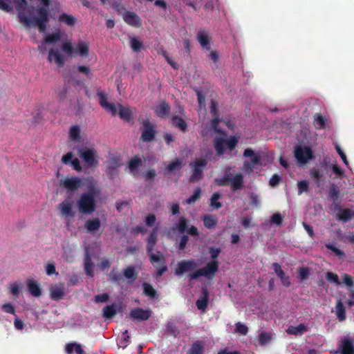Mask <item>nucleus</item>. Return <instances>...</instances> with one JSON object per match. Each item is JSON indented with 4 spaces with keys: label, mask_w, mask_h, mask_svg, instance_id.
Here are the masks:
<instances>
[{
    "label": "nucleus",
    "mask_w": 354,
    "mask_h": 354,
    "mask_svg": "<svg viewBox=\"0 0 354 354\" xmlns=\"http://www.w3.org/2000/svg\"><path fill=\"white\" fill-rule=\"evenodd\" d=\"M209 112L212 116L220 115L218 109V103L214 100H212L210 102Z\"/></svg>",
    "instance_id": "59"
},
{
    "label": "nucleus",
    "mask_w": 354,
    "mask_h": 354,
    "mask_svg": "<svg viewBox=\"0 0 354 354\" xmlns=\"http://www.w3.org/2000/svg\"><path fill=\"white\" fill-rule=\"evenodd\" d=\"M197 40L203 49H205L206 50H209L211 49V38L207 32L199 30L197 32Z\"/></svg>",
    "instance_id": "21"
},
{
    "label": "nucleus",
    "mask_w": 354,
    "mask_h": 354,
    "mask_svg": "<svg viewBox=\"0 0 354 354\" xmlns=\"http://www.w3.org/2000/svg\"><path fill=\"white\" fill-rule=\"evenodd\" d=\"M294 154L297 161L303 165L315 158L313 152L309 147L296 146Z\"/></svg>",
    "instance_id": "9"
},
{
    "label": "nucleus",
    "mask_w": 354,
    "mask_h": 354,
    "mask_svg": "<svg viewBox=\"0 0 354 354\" xmlns=\"http://www.w3.org/2000/svg\"><path fill=\"white\" fill-rule=\"evenodd\" d=\"M124 277L127 279V283H131L136 281L138 277V273L133 266H129L123 271Z\"/></svg>",
    "instance_id": "34"
},
{
    "label": "nucleus",
    "mask_w": 354,
    "mask_h": 354,
    "mask_svg": "<svg viewBox=\"0 0 354 354\" xmlns=\"http://www.w3.org/2000/svg\"><path fill=\"white\" fill-rule=\"evenodd\" d=\"M123 19L125 23L133 27H139L142 24L141 19L133 12L126 11L123 14Z\"/></svg>",
    "instance_id": "15"
},
{
    "label": "nucleus",
    "mask_w": 354,
    "mask_h": 354,
    "mask_svg": "<svg viewBox=\"0 0 354 354\" xmlns=\"http://www.w3.org/2000/svg\"><path fill=\"white\" fill-rule=\"evenodd\" d=\"M341 354H354V345L350 338H344L340 346Z\"/></svg>",
    "instance_id": "27"
},
{
    "label": "nucleus",
    "mask_w": 354,
    "mask_h": 354,
    "mask_svg": "<svg viewBox=\"0 0 354 354\" xmlns=\"http://www.w3.org/2000/svg\"><path fill=\"white\" fill-rule=\"evenodd\" d=\"M75 52L82 57H87L89 52L88 44L84 41L79 42L75 48Z\"/></svg>",
    "instance_id": "44"
},
{
    "label": "nucleus",
    "mask_w": 354,
    "mask_h": 354,
    "mask_svg": "<svg viewBox=\"0 0 354 354\" xmlns=\"http://www.w3.org/2000/svg\"><path fill=\"white\" fill-rule=\"evenodd\" d=\"M182 162L176 158L174 161L170 162L166 167L169 172H173L176 170L179 169L181 167Z\"/></svg>",
    "instance_id": "54"
},
{
    "label": "nucleus",
    "mask_w": 354,
    "mask_h": 354,
    "mask_svg": "<svg viewBox=\"0 0 354 354\" xmlns=\"http://www.w3.org/2000/svg\"><path fill=\"white\" fill-rule=\"evenodd\" d=\"M201 190L199 187L194 189L193 194L186 200L187 204H193L200 198Z\"/></svg>",
    "instance_id": "55"
},
{
    "label": "nucleus",
    "mask_w": 354,
    "mask_h": 354,
    "mask_svg": "<svg viewBox=\"0 0 354 354\" xmlns=\"http://www.w3.org/2000/svg\"><path fill=\"white\" fill-rule=\"evenodd\" d=\"M283 222V218L280 213H274L271 217V223L277 225H281Z\"/></svg>",
    "instance_id": "63"
},
{
    "label": "nucleus",
    "mask_w": 354,
    "mask_h": 354,
    "mask_svg": "<svg viewBox=\"0 0 354 354\" xmlns=\"http://www.w3.org/2000/svg\"><path fill=\"white\" fill-rule=\"evenodd\" d=\"M272 339L270 333L262 332L259 335V342L261 346L267 344Z\"/></svg>",
    "instance_id": "53"
},
{
    "label": "nucleus",
    "mask_w": 354,
    "mask_h": 354,
    "mask_svg": "<svg viewBox=\"0 0 354 354\" xmlns=\"http://www.w3.org/2000/svg\"><path fill=\"white\" fill-rule=\"evenodd\" d=\"M208 161L206 158H197L194 162L189 163L192 174L189 178V182L194 183L198 182L203 178V171L207 167Z\"/></svg>",
    "instance_id": "5"
},
{
    "label": "nucleus",
    "mask_w": 354,
    "mask_h": 354,
    "mask_svg": "<svg viewBox=\"0 0 354 354\" xmlns=\"http://www.w3.org/2000/svg\"><path fill=\"white\" fill-rule=\"evenodd\" d=\"M15 9L19 12V21L28 26H37L39 32H44L46 30L47 24L49 22L48 10L45 8H37L36 12L37 16L28 17L24 11L28 6L26 0H12Z\"/></svg>",
    "instance_id": "1"
},
{
    "label": "nucleus",
    "mask_w": 354,
    "mask_h": 354,
    "mask_svg": "<svg viewBox=\"0 0 354 354\" xmlns=\"http://www.w3.org/2000/svg\"><path fill=\"white\" fill-rule=\"evenodd\" d=\"M326 279L328 282L333 283L337 286H340L341 284L338 275L333 272H327Z\"/></svg>",
    "instance_id": "52"
},
{
    "label": "nucleus",
    "mask_w": 354,
    "mask_h": 354,
    "mask_svg": "<svg viewBox=\"0 0 354 354\" xmlns=\"http://www.w3.org/2000/svg\"><path fill=\"white\" fill-rule=\"evenodd\" d=\"M80 157L83 160L88 168L96 167L98 165V156L94 148L82 147L78 150Z\"/></svg>",
    "instance_id": "6"
},
{
    "label": "nucleus",
    "mask_w": 354,
    "mask_h": 354,
    "mask_svg": "<svg viewBox=\"0 0 354 354\" xmlns=\"http://www.w3.org/2000/svg\"><path fill=\"white\" fill-rule=\"evenodd\" d=\"M215 181L218 186H226L230 183V178L227 174V171H225V175L222 178H217Z\"/></svg>",
    "instance_id": "58"
},
{
    "label": "nucleus",
    "mask_w": 354,
    "mask_h": 354,
    "mask_svg": "<svg viewBox=\"0 0 354 354\" xmlns=\"http://www.w3.org/2000/svg\"><path fill=\"white\" fill-rule=\"evenodd\" d=\"M299 278L301 280H305L308 278L310 272L309 268L307 267H301L298 270Z\"/></svg>",
    "instance_id": "60"
},
{
    "label": "nucleus",
    "mask_w": 354,
    "mask_h": 354,
    "mask_svg": "<svg viewBox=\"0 0 354 354\" xmlns=\"http://www.w3.org/2000/svg\"><path fill=\"white\" fill-rule=\"evenodd\" d=\"M143 161L138 156L133 157L128 163V167L131 173H137V171L140 167L142 165Z\"/></svg>",
    "instance_id": "36"
},
{
    "label": "nucleus",
    "mask_w": 354,
    "mask_h": 354,
    "mask_svg": "<svg viewBox=\"0 0 354 354\" xmlns=\"http://www.w3.org/2000/svg\"><path fill=\"white\" fill-rule=\"evenodd\" d=\"M99 194V189L91 186L88 192L83 193L77 201L79 211L83 214H92L96 207L95 197Z\"/></svg>",
    "instance_id": "4"
},
{
    "label": "nucleus",
    "mask_w": 354,
    "mask_h": 354,
    "mask_svg": "<svg viewBox=\"0 0 354 354\" xmlns=\"http://www.w3.org/2000/svg\"><path fill=\"white\" fill-rule=\"evenodd\" d=\"M97 95L99 97V103L100 106L104 108L109 102H107L105 93L100 90H97Z\"/></svg>",
    "instance_id": "62"
},
{
    "label": "nucleus",
    "mask_w": 354,
    "mask_h": 354,
    "mask_svg": "<svg viewBox=\"0 0 354 354\" xmlns=\"http://www.w3.org/2000/svg\"><path fill=\"white\" fill-rule=\"evenodd\" d=\"M109 279L111 282L118 283L122 279V274L117 271L116 268H113L109 274Z\"/></svg>",
    "instance_id": "50"
},
{
    "label": "nucleus",
    "mask_w": 354,
    "mask_h": 354,
    "mask_svg": "<svg viewBox=\"0 0 354 354\" xmlns=\"http://www.w3.org/2000/svg\"><path fill=\"white\" fill-rule=\"evenodd\" d=\"M237 140L232 136L229 139L225 140V146L230 150H233L235 149L236 145H237Z\"/></svg>",
    "instance_id": "61"
},
{
    "label": "nucleus",
    "mask_w": 354,
    "mask_h": 354,
    "mask_svg": "<svg viewBox=\"0 0 354 354\" xmlns=\"http://www.w3.org/2000/svg\"><path fill=\"white\" fill-rule=\"evenodd\" d=\"M189 221L186 217L180 216L178 222L175 224V227L173 228L174 230H177L178 233L183 234L178 244V250L180 251H183L187 246L189 239L187 234L194 237L198 236L197 227L194 225L189 227Z\"/></svg>",
    "instance_id": "3"
},
{
    "label": "nucleus",
    "mask_w": 354,
    "mask_h": 354,
    "mask_svg": "<svg viewBox=\"0 0 354 354\" xmlns=\"http://www.w3.org/2000/svg\"><path fill=\"white\" fill-rule=\"evenodd\" d=\"M235 332L236 333L245 335L248 333V328L246 325L241 322H238L236 324Z\"/></svg>",
    "instance_id": "56"
},
{
    "label": "nucleus",
    "mask_w": 354,
    "mask_h": 354,
    "mask_svg": "<svg viewBox=\"0 0 354 354\" xmlns=\"http://www.w3.org/2000/svg\"><path fill=\"white\" fill-rule=\"evenodd\" d=\"M149 256L150 262L154 266L155 263L160 262L161 264L165 263V259L163 254L160 252L154 254L153 252H147Z\"/></svg>",
    "instance_id": "43"
},
{
    "label": "nucleus",
    "mask_w": 354,
    "mask_h": 354,
    "mask_svg": "<svg viewBox=\"0 0 354 354\" xmlns=\"http://www.w3.org/2000/svg\"><path fill=\"white\" fill-rule=\"evenodd\" d=\"M65 295V286L64 283H59L50 288V296L53 301L62 299Z\"/></svg>",
    "instance_id": "18"
},
{
    "label": "nucleus",
    "mask_w": 354,
    "mask_h": 354,
    "mask_svg": "<svg viewBox=\"0 0 354 354\" xmlns=\"http://www.w3.org/2000/svg\"><path fill=\"white\" fill-rule=\"evenodd\" d=\"M142 132L140 140L142 142H150L156 138V126L151 123L149 119L144 120L142 122Z\"/></svg>",
    "instance_id": "7"
},
{
    "label": "nucleus",
    "mask_w": 354,
    "mask_h": 354,
    "mask_svg": "<svg viewBox=\"0 0 354 354\" xmlns=\"http://www.w3.org/2000/svg\"><path fill=\"white\" fill-rule=\"evenodd\" d=\"M69 138L75 142L80 140V129L78 126H72L69 130Z\"/></svg>",
    "instance_id": "45"
},
{
    "label": "nucleus",
    "mask_w": 354,
    "mask_h": 354,
    "mask_svg": "<svg viewBox=\"0 0 354 354\" xmlns=\"http://www.w3.org/2000/svg\"><path fill=\"white\" fill-rule=\"evenodd\" d=\"M343 283L348 287L350 291L353 290V286H354V278L348 274L344 273L342 275Z\"/></svg>",
    "instance_id": "51"
},
{
    "label": "nucleus",
    "mask_w": 354,
    "mask_h": 354,
    "mask_svg": "<svg viewBox=\"0 0 354 354\" xmlns=\"http://www.w3.org/2000/svg\"><path fill=\"white\" fill-rule=\"evenodd\" d=\"M58 207L61 212V214L64 217H73L75 214L73 212V202L67 200L64 201L59 204Z\"/></svg>",
    "instance_id": "20"
},
{
    "label": "nucleus",
    "mask_w": 354,
    "mask_h": 354,
    "mask_svg": "<svg viewBox=\"0 0 354 354\" xmlns=\"http://www.w3.org/2000/svg\"><path fill=\"white\" fill-rule=\"evenodd\" d=\"M158 228L154 227L147 239V252H153L157 242Z\"/></svg>",
    "instance_id": "25"
},
{
    "label": "nucleus",
    "mask_w": 354,
    "mask_h": 354,
    "mask_svg": "<svg viewBox=\"0 0 354 354\" xmlns=\"http://www.w3.org/2000/svg\"><path fill=\"white\" fill-rule=\"evenodd\" d=\"M221 198V194L218 192L214 193L210 198V205L215 209H218L222 207V203L218 201Z\"/></svg>",
    "instance_id": "49"
},
{
    "label": "nucleus",
    "mask_w": 354,
    "mask_h": 354,
    "mask_svg": "<svg viewBox=\"0 0 354 354\" xmlns=\"http://www.w3.org/2000/svg\"><path fill=\"white\" fill-rule=\"evenodd\" d=\"M82 185V180L78 177L66 178L61 181V185L68 191H74Z\"/></svg>",
    "instance_id": "16"
},
{
    "label": "nucleus",
    "mask_w": 354,
    "mask_h": 354,
    "mask_svg": "<svg viewBox=\"0 0 354 354\" xmlns=\"http://www.w3.org/2000/svg\"><path fill=\"white\" fill-rule=\"evenodd\" d=\"M198 266L196 261L194 259L182 260L179 261L175 269V274L180 276L183 273L192 271Z\"/></svg>",
    "instance_id": "10"
},
{
    "label": "nucleus",
    "mask_w": 354,
    "mask_h": 354,
    "mask_svg": "<svg viewBox=\"0 0 354 354\" xmlns=\"http://www.w3.org/2000/svg\"><path fill=\"white\" fill-rule=\"evenodd\" d=\"M121 165L120 160L114 157L108 162L106 173L111 179H114L118 175V167Z\"/></svg>",
    "instance_id": "13"
},
{
    "label": "nucleus",
    "mask_w": 354,
    "mask_h": 354,
    "mask_svg": "<svg viewBox=\"0 0 354 354\" xmlns=\"http://www.w3.org/2000/svg\"><path fill=\"white\" fill-rule=\"evenodd\" d=\"M109 299V295L107 293H103L97 295L94 297V301L97 303L98 302H107Z\"/></svg>",
    "instance_id": "64"
},
{
    "label": "nucleus",
    "mask_w": 354,
    "mask_h": 354,
    "mask_svg": "<svg viewBox=\"0 0 354 354\" xmlns=\"http://www.w3.org/2000/svg\"><path fill=\"white\" fill-rule=\"evenodd\" d=\"M171 123L172 125L183 132H186L187 131V124L184 119L178 116L173 115L171 117Z\"/></svg>",
    "instance_id": "32"
},
{
    "label": "nucleus",
    "mask_w": 354,
    "mask_h": 354,
    "mask_svg": "<svg viewBox=\"0 0 354 354\" xmlns=\"http://www.w3.org/2000/svg\"><path fill=\"white\" fill-rule=\"evenodd\" d=\"M143 292L144 294L150 298H154L156 295V290L153 288V286L148 283H143Z\"/></svg>",
    "instance_id": "48"
},
{
    "label": "nucleus",
    "mask_w": 354,
    "mask_h": 354,
    "mask_svg": "<svg viewBox=\"0 0 354 354\" xmlns=\"http://www.w3.org/2000/svg\"><path fill=\"white\" fill-rule=\"evenodd\" d=\"M244 183L243 176L241 173L236 174L232 179L230 178V186L232 191L235 192L242 188Z\"/></svg>",
    "instance_id": "28"
},
{
    "label": "nucleus",
    "mask_w": 354,
    "mask_h": 354,
    "mask_svg": "<svg viewBox=\"0 0 354 354\" xmlns=\"http://www.w3.org/2000/svg\"><path fill=\"white\" fill-rule=\"evenodd\" d=\"M313 124L316 129H326V119L320 113H316L313 116Z\"/></svg>",
    "instance_id": "38"
},
{
    "label": "nucleus",
    "mask_w": 354,
    "mask_h": 354,
    "mask_svg": "<svg viewBox=\"0 0 354 354\" xmlns=\"http://www.w3.org/2000/svg\"><path fill=\"white\" fill-rule=\"evenodd\" d=\"M58 20L60 23L65 24L69 26H74L77 21L74 16L68 15L66 13H62L59 16Z\"/></svg>",
    "instance_id": "39"
},
{
    "label": "nucleus",
    "mask_w": 354,
    "mask_h": 354,
    "mask_svg": "<svg viewBox=\"0 0 354 354\" xmlns=\"http://www.w3.org/2000/svg\"><path fill=\"white\" fill-rule=\"evenodd\" d=\"M307 330L306 326L304 324H299L297 326H290L287 329L288 334L299 335L303 334Z\"/></svg>",
    "instance_id": "41"
},
{
    "label": "nucleus",
    "mask_w": 354,
    "mask_h": 354,
    "mask_svg": "<svg viewBox=\"0 0 354 354\" xmlns=\"http://www.w3.org/2000/svg\"><path fill=\"white\" fill-rule=\"evenodd\" d=\"M170 110V105L165 101H163L156 106L155 113L159 118H166L169 115Z\"/></svg>",
    "instance_id": "24"
},
{
    "label": "nucleus",
    "mask_w": 354,
    "mask_h": 354,
    "mask_svg": "<svg viewBox=\"0 0 354 354\" xmlns=\"http://www.w3.org/2000/svg\"><path fill=\"white\" fill-rule=\"evenodd\" d=\"M225 139L218 138L214 140V148L218 156H221L225 153Z\"/></svg>",
    "instance_id": "42"
},
{
    "label": "nucleus",
    "mask_w": 354,
    "mask_h": 354,
    "mask_svg": "<svg viewBox=\"0 0 354 354\" xmlns=\"http://www.w3.org/2000/svg\"><path fill=\"white\" fill-rule=\"evenodd\" d=\"M340 194L339 187L335 183H332L328 192V198H330L333 203L337 204Z\"/></svg>",
    "instance_id": "33"
},
{
    "label": "nucleus",
    "mask_w": 354,
    "mask_h": 354,
    "mask_svg": "<svg viewBox=\"0 0 354 354\" xmlns=\"http://www.w3.org/2000/svg\"><path fill=\"white\" fill-rule=\"evenodd\" d=\"M150 309L144 310L141 308H136L130 311L129 317L134 320L146 321L151 316Z\"/></svg>",
    "instance_id": "12"
},
{
    "label": "nucleus",
    "mask_w": 354,
    "mask_h": 354,
    "mask_svg": "<svg viewBox=\"0 0 354 354\" xmlns=\"http://www.w3.org/2000/svg\"><path fill=\"white\" fill-rule=\"evenodd\" d=\"M335 209L337 210L336 218L339 221L346 223L354 218V211L348 208H342L339 204H335Z\"/></svg>",
    "instance_id": "11"
},
{
    "label": "nucleus",
    "mask_w": 354,
    "mask_h": 354,
    "mask_svg": "<svg viewBox=\"0 0 354 354\" xmlns=\"http://www.w3.org/2000/svg\"><path fill=\"white\" fill-rule=\"evenodd\" d=\"M74 351L76 354H85V351L81 344L75 342H71L66 344L65 351L67 354H73Z\"/></svg>",
    "instance_id": "30"
},
{
    "label": "nucleus",
    "mask_w": 354,
    "mask_h": 354,
    "mask_svg": "<svg viewBox=\"0 0 354 354\" xmlns=\"http://www.w3.org/2000/svg\"><path fill=\"white\" fill-rule=\"evenodd\" d=\"M335 313L339 321H344L346 319V310L344 306V304L341 299L337 301L335 306Z\"/></svg>",
    "instance_id": "37"
},
{
    "label": "nucleus",
    "mask_w": 354,
    "mask_h": 354,
    "mask_svg": "<svg viewBox=\"0 0 354 354\" xmlns=\"http://www.w3.org/2000/svg\"><path fill=\"white\" fill-rule=\"evenodd\" d=\"M48 59L50 62H52L54 59L55 64L59 68L64 65V58L57 50L50 49L48 52Z\"/></svg>",
    "instance_id": "23"
},
{
    "label": "nucleus",
    "mask_w": 354,
    "mask_h": 354,
    "mask_svg": "<svg viewBox=\"0 0 354 354\" xmlns=\"http://www.w3.org/2000/svg\"><path fill=\"white\" fill-rule=\"evenodd\" d=\"M272 266L275 274L281 280L282 285L286 288H288L291 284L290 277L286 275L284 271L281 269V266L278 263H273Z\"/></svg>",
    "instance_id": "17"
},
{
    "label": "nucleus",
    "mask_w": 354,
    "mask_h": 354,
    "mask_svg": "<svg viewBox=\"0 0 354 354\" xmlns=\"http://www.w3.org/2000/svg\"><path fill=\"white\" fill-rule=\"evenodd\" d=\"M93 267L94 264L91 259V255L89 253V247H86L85 254L84 258V269L87 276L93 277Z\"/></svg>",
    "instance_id": "14"
},
{
    "label": "nucleus",
    "mask_w": 354,
    "mask_h": 354,
    "mask_svg": "<svg viewBox=\"0 0 354 354\" xmlns=\"http://www.w3.org/2000/svg\"><path fill=\"white\" fill-rule=\"evenodd\" d=\"M244 157L250 158V161H245L243 162L244 169L249 173L253 171L254 167L261 164V157L259 153H254L251 148H247L243 152Z\"/></svg>",
    "instance_id": "8"
},
{
    "label": "nucleus",
    "mask_w": 354,
    "mask_h": 354,
    "mask_svg": "<svg viewBox=\"0 0 354 354\" xmlns=\"http://www.w3.org/2000/svg\"><path fill=\"white\" fill-rule=\"evenodd\" d=\"M221 252V250L219 248L210 247L209 252L212 260L208 262L205 267L197 269L195 272L189 274L188 277L189 280L197 279L200 277H204L207 279H212L218 270V262L216 259Z\"/></svg>",
    "instance_id": "2"
},
{
    "label": "nucleus",
    "mask_w": 354,
    "mask_h": 354,
    "mask_svg": "<svg viewBox=\"0 0 354 354\" xmlns=\"http://www.w3.org/2000/svg\"><path fill=\"white\" fill-rule=\"evenodd\" d=\"M101 222L98 218L88 219L85 223V228L89 232H94L100 229Z\"/></svg>",
    "instance_id": "35"
},
{
    "label": "nucleus",
    "mask_w": 354,
    "mask_h": 354,
    "mask_svg": "<svg viewBox=\"0 0 354 354\" xmlns=\"http://www.w3.org/2000/svg\"><path fill=\"white\" fill-rule=\"evenodd\" d=\"M26 285L28 291L32 296L39 297L41 295V288L37 281L31 279H28L26 280Z\"/></svg>",
    "instance_id": "19"
},
{
    "label": "nucleus",
    "mask_w": 354,
    "mask_h": 354,
    "mask_svg": "<svg viewBox=\"0 0 354 354\" xmlns=\"http://www.w3.org/2000/svg\"><path fill=\"white\" fill-rule=\"evenodd\" d=\"M217 218L212 214H205L203 216V223L207 229H212L215 227L217 224Z\"/></svg>",
    "instance_id": "40"
},
{
    "label": "nucleus",
    "mask_w": 354,
    "mask_h": 354,
    "mask_svg": "<svg viewBox=\"0 0 354 354\" xmlns=\"http://www.w3.org/2000/svg\"><path fill=\"white\" fill-rule=\"evenodd\" d=\"M209 303V292L207 289L202 290V295L196 302V306L198 310L205 311Z\"/></svg>",
    "instance_id": "22"
},
{
    "label": "nucleus",
    "mask_w": 354,
    "mask_h": 354,
    "mask_svg": "<svg viewBox=\"0 0 354 354\" xmlns=\"http://www.w3.org/2000/svg\"><path fill=\"white\" fill-rule=\"evenodd\" d=\"M298 194L300 195L304 192L308 191L309 183L306 180H301L297 183Z\"/></svg>",
    "instance_id": "57"
},
{
    "label": "nucleus",
    "mask_w": 354,
    "mask_h": 354,
    "mask_svg": "<svg viewBox=\"0 0 354 354\" xmlns=\"http://www.w3.org/2000/svg\"><path fill=\"white\" fill-rule=\"evenodd\" d=\"M130 46L135 53H139L143 48V44L137 37H132L130 40Z\"/></svg>",
    "instance_id": "47"
},
{
    "label": "nucleus",
    "mask_w": 354,
    "mask_h": 354,
    "mask_svg": "<svg viewBox=\"0 0 354 354\" xmlns=\"http://www.w3.org/2000/svg\"><path fill=\"white\" fill-rule=\"evenodd\" d=\"M118 312V307L115 304L107 305L102 308V316L105 319L113 318Z\"/></svg>",
    "instance_id": "31"
},
{
    "label": "nucleus",
    "mask_w": 354,
    "mask_h": 354,
    "mask_svg": "<svg viewBox=\"0 0 354 354\" xmlns=\"http://www.w3.org/2000/svg\"><path fill=\"white\" fill-rule=\"evenodd\" d=\"M118 106L119 109L118 115L120 118L126 122L131 121L133 118V115L129 107L124 106L120 104H119Z\"/></svg>",
    "instance_id": "29"
},
{
    "label": "nucleus",
    "mask_w": 354,
    "mask_h": 354,
    "mask_svg": "<svg viewBox=\"0 0 354 354\" xmlns=\"http://www.w3.org/2000/svg\"><path fill=\"white\" fill-rule=\"evenodd\" d=\"M61 39V33L59 31L48 34L45 37L44 44H54L59 41Z\"/></svg>",
    "instance_id": "46"
},
{
    "label": "nucleus",
    "mask_w": 354,
    "mask_h": 354,
    "mask_svg": "<svg viewBox=\"0 0 354 354\" xmlns=\"http://www.w3.org/2000/svg\"><path fill=\"white\" fill-rule=\"evenodd\" d=\"M205 343L203 340H196L194 342L189 351L187 354H204Z\"/></svg>",
    "instance_id": "26"
}]
</instances>
